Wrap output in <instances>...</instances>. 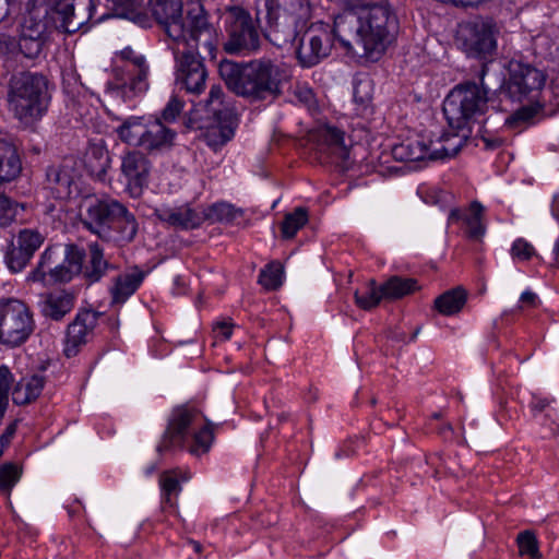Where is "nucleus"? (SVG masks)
Instances as JSON below:
<instances>
[{
  "label": "nucleus",
  "instance_id": "obj_1",
  "mask_svg": "<svg viewBox=\"0 0 559 559\" xmlns=\"http://www.w3.org/2000/svg\"><path fill=\"white\" fill-rule=\"evenodd\" d=\"M399 21L386 1L344 10L334 19L333 34L353 55L378 60L394 41Z\"/></svg>",
  "mask_w": 559,
  "mask_h": 559
},
{
  "label": "nucleus",
  "instance_id": "obj_2",
  "mask_svg": "<svg viewBox=\"0 0 559 559\" xmlns=\"http://www.w3.org/2000/svg\"><path fill=\"white\" fill-rule=\"evenodd\" d=\"M182 43H173L175 82L189 94L200 95L206 87L207 69L200 57L203 47L210 53L215 49V29L201 11L189 17V36Z\"/></svg>",
  "mask_w": 559,
  "mask_h": 559
},
{
  "label": "nucleus",
  "instance_id": "obj_3",
  "mask_svg": "<svg viewBox=\"0 0 559 559\" xmlns=\"http://www.w3.org/2000/svg\"><path fill=\"white\" fill-rule=\"evenodd\" d=\"M219 74L231 92L252 102L278 97L286 78L283 67L265 57L240 63L224 60Z\"/></svg>",
  "mask_w": 559,
  "mask_h": 559
},
{
  "label": "nucleus",
  "instance_id": "obj_4",
  "mask_svg": "<svg viewBox=\"0 0 559 559\" xmlns=\"http://www.w3.org/2000/svg\"><path fill=\"white\" fill-rule=\"evenodd\" d=\"M223 49L237 57L259 53L263 46L260 20L242 5H228L223 13Z\"/></svg>",
  "mask_w": 559,
  "mask_h": 559
},
{
  "label": "nucleus",
  "instance_id": "obj_5",
  "mask_svg": "<svg viewBox=\"0 0 559 559\" xmlns=\"http://www.w3.org/2000/svg\"><path fill=\"white\" fill-rule=\"evenodd\" d=\"M487 76L488 68L484 64L479 73V85L468 82L456 86L447 96L443 112L452 128L463 129L471 120L485 114L488 94L493 91Z\"/></svg>",
  "mask_w": 559,
  "mask_h": 559
},
{
  "label": "nucleus",
  "instance_id": "obj_6",
  "mask_svg": "<svg viewBox=\"0 0 559 559\" xmlns=\"http://www.w3.org/2000/svg\"><path fill=\"white\" fill-rule=\"evenodd\" d=\"M198 420L199 414L194 409L187 407L175 409L157 451L163 452L180 447L197 456L206 453L214 439L213 430L209 425L197 430Z\"/></svg>",
  "mask_w": 559,
  "mask_h": 559
},
{
  "label": "nucleus",
  "instance_id": "obj_7",
  "mask_svg": "<svg viewBox=\"0 0 559 559\" xmlns=\"http://www.w3.org/2000/svg\"><path fill=\"white\" fill-rule=\"evenodd\" d=\"M116 132L123 143L140 147L148 154H158L169 150L176 139V132L159 118L144 116L126 118Z\"/></svg>",
  "mask_w": 559,
  "mask_h": 559
},
{
  "label": "nucleus",
  "instance_id": "obj_8",
  "mask_svg": "<svg viewBox=\"0 0 559 559\" xmlns=\"http://www.w3.org/2000/svg\"><path fill=\"white\" fill-rule=\"evenodd\" d=\"M9 103L20 120H35L47 110V80L44 75L22 72L10 81Z\"/></svg>",
  "mask_w": 559,
  "mask_h": 559
},
{
  "label": "nucleus",
  "instance_id": "obj_9",
  "mask_svg": "<svg viewBox=\"0 0 559 559\" xmlns=\"http://www.w3.org/2000/svg\"><path fill=\"white\" fill-rule=\"evenodd\" d=\"M35 323L28 307L17 299L0 300V343L16 347L34 332Z\"/></svg>",
  "mask_w": 559,
  "mask_h": 559
},
{
  "label": "nucleus",
  "instance_id": "obj_10",
  "mask_svg": "<svg viewBox=\"0 0 559 559\" xmlns=\"http://www.w3.org/2000/svg\"><path fill=\"white\" fill-rule=\"evenodd\" d=\"M142 4V2L140 3ZM140 11L144 12L150 20L153 19L164 28L167 36L173 43H182L189 36V17L191 14H198L200 11L204 13L203 8L199 5L197 9L188 11L186 20L182 17V1L181 0H148L147 11L150 14L138 7ZM152 26V23L148 27ZM147 28V26L145 27Z\"/></svg>",
  "mask_w": 559,
  "mask_h": 559
},
{
  "label": "nucleus",
  "instance_id": "obj_11",
  "mask_svg": "<svg viewBox=\"0 0 559 559\" xmlns=\"http://www.w3.org/2000/svg\"><path fill=\"white\" fill-rule=\"evenodd\" d=\"M496 34L492 21L475 19L459 24L455 43L468 57L486 59L497 49Z\"/></svg>",
  "mask_w": 559,
  "mask_h": 559
},
{
  "label": "nucleus",
  "instance_id": "obj_12",
  "mask_svg": "<svg viewBox=\"0 0 559 559\" xmlns=\"http://www.w3.org/2000/svg\"><path fill=\"white\" fill-rule=\"evenodd\" d=\"M223 97L222 87L212 85L209 97L203 103L207 117L216 122L204 133V141L214 151L225 145L234 136V111L224 103Z\"/></svg>",
  "mask_w": 559,
  "mask_h": 559
},
{
  "label": "nucleus",
  "instance_id": "obj_13",
  "mask_svg": "<svg viewBox=\"0 0 559 559\" xmlns=\"http://www.w3.org/2000/svg\"><path fill=\"white\" fill-rule=\"evenodd\" d=\"M122 63L114 69V80L106 84V94L122 102H129L144 94L148 88L150 67L146 59Z\"/></svg>",
  "mask_w": 559,
  "mask_h": 559
},
{
  "label": "nucleus",
  "instance_id": "obj_14",
  "mask_svg": "<svg viewBox=\"0 0 559 559\" xmlns=\"http://www.w3.org/2000/svg\"><path fill=\"white\" fill-rule=\"evenodd\" d=\"M95 12V0H52L50 5L56 27L69 34L87 32Z\"/></svg>",
  "mask_w": 559,
  "mask_h": 559
},
{
  "label": "nucleus",
  "instance_id": "obj_15",
  "mask_svg": "<svg viewBox=\"0 0 559 559\" xmlns=\"http://www.w3.org/2000/svg\"><path fill=\"white\" fill-rule=\"evenodd\" d=\"M45 189L56 200L67 201L81 193V174L76 162L67 158L46 169Z\"/></svg>",
  "mask_w": 559,
  "mask_h": 559
},
{
  "label": "nucleus",
  "instance_id": "obj_16",
  "mask_svg": "<svg viewBox=\"0 0 559 559\" xmlns=\"http://www.w3.org/2000/svg\"><path fill=\"white\" fill-rule=\"evenodd\" d=\"M332 34L329 26L316 23L307 26L296 47V56L301 67L311 68L330 55Z\"/></svg>",
  "mask_w": 559,
  "mask_h": 559
},
{
  "label": "nucleus",
  "instance_id": "obj_17",
  "mask_svg": "<svg viewBox=\"0 0 559 559\" xmlns=\"http://www.w3.org/2000/svg\"><path fill=\"white\" fill-rule=\"evenodd\" d=\"M508 70L509 78L500 87L513 100L522 102L545 84V74L531 64L511 60Z\"/></svg>",
  "mask_w": 559,
  "mask_h": 559
},
{
  "label": "nucleus",
  "instance_id": "obj_18",
  "mask_svg": "<svg viewBox=\"0 0 559 559\" xmlns=\"http://www.w3.org/2000/svg\"><path fill=\"white\" fill-rule=\"evenodd\" d=\"M122 203L114 199H92L85 202V213L82 223L90 231L99 238L110 237L109 227L112 218L120 211Z\"/></svg>",
  "mask_w": 559,
  "mask_h": 559
},
{
  "label": "nucleus",
  "instance_id": "obj_19",
  "mask_svg": "<svg viewBox=\"0 0 559 559\" xmlns=\"http://www.w3.org/2000/svg\"><path fill=\"white\" fill-rule=\"evenodd\" d=\"M121 173L132 195H139L148 183L151 163L141 151H129L121 159Z\"/></svg>",
  "mask_w": 559,
  "mask_h": 559
},
{
  "label": "nucleus",
  "instance_id": "obj_20",
  "mask_svg": "<svg viewBox=\"0 0 559 559\" xmlns=\"http://www.w3.org/2000/svg\"><path fill=\"white\" fill-rule=\"evenodd\" d=\"M318 151L344 168L348 167L350 147L345 142V133L341 129L325 126L319 131Z\"/></svg>",
  "mask_w": 559,
  "mask_h": 559
},
{
  "label": "nucleus",
  "instance_id": "obj_21",
  "mask_svg": "<svg viewBox=\"0 0 559 559\" xmlns=\"http://www.w3.org/2000/svg\"><path fill=\"white\" fill-rule=\"evenodd\" d=\"M98 321V313L85 310L76 314L74 320L68 325L63 353L67 357H73L78 354L80 347L86 344L90 334L95 329Z\"/></svg>",
  "mask_w": 559,
  "mask_h": 559
},
{
  "label": "nucleus",
  "instance_id": "obj_22",
  "mask_svg": "<svg viewBox=\"0 0 559 559\" xmlns=\"http://www.w3.org/2000/svg\"><path fill=\"white\" fill-rule=\"evenodd\" d=\"M86 252L76 245H67L64 248L63 260L55 265L46 285L56 283H68L83 270V262Z\"/></svg>",
  "mask_w": 559,
  "mask_h": 559
},
{
  "label": "nucleus",
  "instance_id": "obj_23",
  "mask_svg": "<svg viewBox=\"0 0 559 559\" xmlns=\"http://www.w3.org/2000/svg\"><path fill=\"white\" fill-rule=\"evenodd\" d=\"M155 214L159 221L182 229L197 228L204 221L203 213L198 212L188 204L176 207L164 206L157 209Z\"/></svg>",
  "mask_w": 559,
  "mask_h": 559
},
{
  "label": "nucleus",
  "instance_id": "obj_24",
  "mask_svg": "<svg viewBox=\"0 0 559 559\" xmlns=\"http://www.w3.org/2000/svg\"><path fill=\"white\" fill-rule=\"evenodd\" d=\"M139 230V224L133 213L123 204L120 206L117 215L111 221L109 227L110 237H104V240L115 241L119 245H127L134 240Z\"/></svg>",
  "mask_w": 559,
  "mask_h": 559
},
{
  "label": "nucleus",
  "instance_id": "obj_25",
  "mask_svg": "<svg viewBox=\"0 0 559 559\" xmlns=\"http://www.w3.org/2000/svg\"><path fill=\"white\" fill-rule=\"evenodd\" d=\"M431 155L430 140L423 135L408 138L392 147V156L400 162L432 160Z\"/></svg>",
  "mask_w": 559,
  "mask_h": 559
},
{
  "label": "nucleus",
  "instance_id": "obj_26",
  "mask_svg": "<svg viewBox=\"0 0 559 559\" xmlns=\"http://www.w3.org/2000/svg\"><path fill=\"white\" fill-rule=\"evenodd\" d=\"M145 273L139 267H134L131 272L117 275L109 288L112 306L123 305L140 287Z\"/></svg>",
  "mask_w": 559,
  "mask_h": 559
},
{
  "label": "nucleus",
  "instance_id": "obj_27",
  "mask_svg": "<svg viewBox=\"0 0 559 559\" xmlns=\"http://www.w3.org/2000/svg\"><path fill=\"white\" fill-rule=\"evenodd\" d=\"M307 26L299 24L287 14L277 12L271 27V41L277 47H285L295 44Z\"/></svg>",
  "mask_w": 559,
  "mask_h": 559
},
{
  "label": "nucleus",
  "instance_id": "obj_28",
  "mask_svg": "<svg viewBox=\"0 0 559 559\" xmlns=\"http://www.w3.org/2000/svg\"><path fill=\"white\" fill-rule=\"evenodd\" d=\"M84 166L92 177L99 181L106 179L110 167V156L105 142H91L84 155Z\"/></svg>",
  "mask_w": 559,
  "mask_h": 559
},
{
  "label": "nucleus",
  "instance_id": "obj_29",
  "mask_svg": "<svg viewBox=\"0 0 559 559\" xmlns=\"http://www.w3.org/2000/svg\"><path fill=\"white\" fill-rule=\"evenodd\" d=\"M87 261L83 263L82 276L88 283L98 282L109 269L114 266L107 261L104 249L97 242L88 245Z\"/></svg>",
  "mask_w": 559,
  "mask_h": 559
},
{
  "label": "nucleus",
  "instance_id": "obj_30",
  "mask_svg": "<svg viewBox=\"0 0 559 559\" xmlns=\"http://www.w3.org/2000/svg\"><path fill=\"white\" fill-rule=\"evenodd\" d=\"M22 171V162L17 148L11 142L0 138V183L10 182Z\"/></svg>",
  "mask_w": 559,
  "mask_h": 559
},
{
  "label": "nucleus",
  "instance_id": "obj_31",
  "mask_svg": "<svg viewBox=\"0 0 559 559\" xmlns=\"http://www.w3.org/2000/svg\"><path fill=\"white\" fill-rule=\"evenodd\" d=\"M73 308V297L64 292L48 294L41 302L45 317L59 321Z\"/></svg>",
  "mask_w": 559,
  "mask_h": 559
},
{
  "label": "nucleus",
  "instance_id": "obj_32",
  "mask_svg": "<svg viewBox=\"0 0 559 559\" xmlns=\"http://www.w3.org/2000/svg\"><path fill=\"white\" fill-rule=\"evenodd\" d=\"M432 147V160L445 159L455 156L463 145L465 138L456 133H443L438 140H430Z\"/></svg>",
  "mask_w": 559,
  "mask_h": 559
},
{
  "label": "nucleus",
  "instance_id": "obj_33",
  "mask_svg": "<svg viewBox=\"0 0 559 559\" xmlns=\"http://www.w3.org/2000/svg\"><path fill=\"white\" fill-rule=\"evenodd\" d=\"M384 300H395L403 298L419 289V285L415 278L391 276L381 284Z\"/></svg>",
  "mask_w": 559,
  "mask_h": 559
},
{
  "label": "nucleus",
  "instance_id": "obj_34",
  "mask_svg": "<svg viewBox=\"0 0 559 559\" xmlns=\"http://www.w3.org/2000/svg\"><path fill=\"white\" fill-rule=\"evenodd\" d=\"M44 384V377L38 374L23 379L14 388L13 402L19 405L31 403L40 395Z\"/></svg>",
  "mask_w": 559,
  "mask_h": 559
},
{
  "label": "nucleus",
  "instance_id": "obj_35",
  "mask_svg": "<svg viewBox=\"0 0 559 559\" xmlns=\"http://www.w3.org/2000/svg\"><path fill=\"white\" fill-rule=\"evenodd\" d=\"M466 298V290L462 287H455L436 298L435 307L441 314L452 316L462 310Z\"/></svg>",
  "mask_w": 559,
  "mask_h": 559
},
{
  "label": "nucleus",
  "instance_id": "obj_36",
  "mask_svg": "<svg viewBox=\"0 0 559 559\" xmlns=\"http://www.w3.org/2000/svg\"><path fill=\"white\" fill-rule=\"evenodd\" d=\"M112 4V10L117 16L132 21L140 27H146L151 24L150 17L139 10L143 0H107Z\"/></svg>",
  "mask_w": 559,
  "mask_h": 559
},
{
  "label": "nucleus",
  "instance_id": "obj_37",
  "mask_svg": "<svg viewBox=\"0 0 559 559\" xmlns=\"http://www.w3.org/2000/svg\"><path fill=\"white\" fill-rule=\"evenodd\" d=\"M356 305L362 310H371L376 308L381 300H384L381 285L376 280H369L366 286L357 289L354 294Z\"/></svg>",
  "mask_w": 559,
  "mask_h": 559
},
{
  "label": "nucleus",
  "instance_id": "obj_38",
  "mask_svg": "<svg viewBox=\"0 0 559 559\" xmlns=\"http://www.w3.org/2000/svg\"><path fill=\"white\" fill-rule=\"evenodd\" d=\"M60 254H58V248L48 247L43 254L40 255V260L37 264V267L31 273L29 280L33 282H40L43 284H47V278L50 276L55 269V265L58 263Z\"/></svg>",
  "mask_w": 559,
  "mask_h": 559
},
{
  "label": "nucleus",
  "instance_id": "obj_39",
  "mask_svg": "<svg viewBox=\"0 0 559 559\" xmlns=\"http://www.w3.org/2000/svg\"><path fill=\"white\" fill-rule=\"evenodd\" d=\"M484 212L485 207L478 201H473L468 214L463 217L466 224V234L472 239H478L485 234Z\"/></svg>",
  "mask_w": 559,
  "mask_h": 559
},
{
  "label": "nucleus",
  "instance_id": "obj_40",
  "mask_svg": "<svg viewBox=\"0 0 559 559\" xmlns=\"http://www.w3.org/2000/svg\"><path fill=\"white\" fill-rule=\"evenodd\" d=\"M278 12L289 15V17L305 26H308L311 19V7L309 0H282V5L280 7Z\"/></svg>",
  "mask_w": 559,
  "mask_h": 559
},
{
  "label": "nucleus",
  "instance_id": "obj_41",
  "mask_svg": "<svg viewBox=\"0 0 559 559\" xmlns=\"http://www.w3.org/2000/svg\"><path fill=\"white\" fill-rule=\"evenodd\" d=\"M308 222V213L304 207H297L294 212L285 215L281 226L282 236L285 239L294 238L295 235Z\"/></svg>",
  "mask_w": 559,
  "mask_h": 559
},
{
  "label": "nucleus",
  "instance_id": "obj_42",
  "mask_svg": "<svg viewBox=\"0 0 559 559\" xmlns=\"http://www.w3.org/2000/svg\"><path fill=\"white\" fill-rule=\"evenodd\" d=\"M259 284L266 290H275L283 283V267L277 262H272L261 270Z\"/></svg>",
  "mask_w": 559,
  "mask_h": 559
},
{
  "label": "nucleus",
  "instance_id": "obj_43",
  "mask_svg": "<svg viewBox=\"0 0 559 559\" xmlns=\"http://www.w3.org/2000/svg\"><path fill=\"white\" fill-rule=\"evenodd\" d=\"M44 240L45 237L39 231L35 229H23L17 235L16 246L29 257H33L35 251L43 245Z\"/></svg>",
  "mask_w": 559,
  "mask_h": 559
},
{
  "label": "nucleus",
  "instance_id": "obj_44",
  "mask_svg": "<svg viewBox=\"0 0 559 559\" xmlns=\"http://www.w3.org/2000/svg\"><path fill=\"white\" fill-rule=\"evenodd\" d=\"M159 485L163 495V509L165 506L174 507L173 496H178L181 491L179 480L173 475L171 472H166L160 475Z\"/></svg>",
  "mask_w": 559,
  "mask_h": 559
},
{
  "label": "nucleus",
  "instance_id": "obj_45",
  "mask_svg": "<svg viewBox=\"0 0 559 559\" xmlns=\"http://www.w3.org/2000/svg\"><path fill=\"white\" fill-rule=\"evenodd\" d=\"M519 554L521 557L528 559H542V554L538 549V543L534 533L524 531L518 535L516 538Z\"/></svg>",
  "mask_w": 559,
  "mask_h": 559
},
{
  "label": "nucleus",
  "instance_id": "obj_46",
  "mask_svg": "<svg viewBox=\"0 0 559 559\" xmlns=\"http://www.w3.org/2000/svg\"><path fill=\"white\" fill-rule=\"evenodd\" d=\"M292 102L297 103L309 110L317 108L316 95L306 83L297 82L290 87Z\"/></svg>",
  "mask_w": 559,
  "mask_h": 559
},
{
  "label": "nucleus",
  "instance_id": "obj_47",
  "mask_svg": "<svg viewBox=\"0 0 559 559\" xmlns=\"http://www.w3.org/2000/svg\"><path fill=\"white\" fill-rule=\"evenodd\" d=\"M238 211L228 203H216L207 209L203 213L204 219H211L213 222H230L237 217Z\"/></svg>",
  "mask_w": 559,
  "mask_h": 559
},
{
  "label": "nucleus",
  "instance_id": "obj_48",
  "mask_svg": "<svg viewBox=\"0 0 559 559\" xmlns=\"http://www.w3.org/2000/svg\"><path fill=\"white\" fill-rule=\"evenodd\" d=\"M22 469L14 463H4L0 466V489L10 493L20 480Z\"/></svg>",
  "mask_w": 559,
  "mask_h": 559
},
{
  "label": "nucleus",
  "instance_id": "obj_49",
  "mask_svg": "<svg viewBox=\"0 0 559 559\" xmlns=\"http://www.w3.org/2000/svg\"><path fill=\"white\" fill-rule=\"evenodd\" d=\"M31 259L32 257H29L19 246H12L5 254L7 265L14 273L21 272Z\"/></svg>",
  "mask_w": 559,
  "mask_h": 559
},
{
  "label": "nucleus",
  "instance_id": "obj_50",
  "mask_svg": "<svg viewBox=\"0 0 559 559\" xmlns=\"http://www.w3.org/2000/svg\"><path fill=\"white\" fill-rule=\"evenodd\" d=\"M510 254L515 261H528L536 254L535 248L532 243L523 238H518L513 241L510 249Z\"/></svg>",
  "mask_w": 559,
  "mask_h": 559
},
{
  "label": "nucleus",
  "instance_id": "obj_51",
  "mask_svg": "<svg viewBox=\"0 0 559 559\" xmlns=\"http://www.w3.org/2000/svg\"><path fill=\"white\" fill-rule=\"evenodd\" d=\"M20 50L29 59L38 57L43 50V40L23 36L19 43Z\"/></svg>",
  "mask_w": 559,
  "mask_h": 559
},
{
  "label": "nucleus",
  "instance_id": "obj_52",
  "mask_svg": "<svg viewBox=\"0 0 559 559\" xmlns=\"http://www.w3.org/2000/svg\"><path fill=\"white\" fill-rule=\"evenodd\" d=\"M16 209L13 201L0 192V226H8L14 219Z\"/></svg>",
  "mask_w": 559,
  "mask_h": 559
},
{
  "label": "nucleus",
  "instance_id": "obj_53",
  "mask_svg": "<svg viewBox=\"0 0 559 559\" xmlns=\"http://www.w3.org/2000/svg\"><path fill=\"white\" fill-rule=\"evenodd\" d=\"M183 109V102L173 96L163 109L160 120L163 122H174Z\"/></svg>",
  "mask_w": 559,
  "mask_h": 559
},
{
  "label": "nucleus",
  "instance_id": "obj_54",
  "mask_svg": "<svg viewBox=\"0 0 559 559\" xmlns=\"http://www.w3.org/2000/svg\"><path fill=\"white\" fill-rule=\"evenodd\" d=\"M369 87L367 82H359L354 87V100L362 107H367L371 100Z\"/></svg>",
  "mask_w": 559,
  "mask_h": 559
},
{
  "label": "nucleus",
  "instance_id": "obj_55",
  "mask_svg": "<svg viewBox=\"0 0 559 559\" xmlns=\"http://www.w3.org/2000/svg\"><path fill=\"white\" fill-rule=\"evenodd\" d=\"M11 372L7 366H0V396L9 399Z\"/></svg>",
  "mask_w": 559,
  "mask_h": 559
},
{
  "label": "nucleus",
  "instance_id": "obj_56",
  "mask_svg": "<svg viewBox=\"0 0 559 559\" xmlns=\"http://www.w3.org/2000/svg\"><path fill=\"white\" fill-rule=\"evenodd\" d=\"M17 420L11 423L0 436V457L3 454L4 449L10 444L13 436L16 432Z\"/></svg>",
  "mask_w": 559,
  "mask_h": 559
},
{
  "label": "nucleus",
  "instance_id": "obj_57",
  "mask_svg": "<svg viewBox=\"0 0 559 559\" xmlns=\"http://www.w3.org/2000/svg\"><path fill=\"white\" fill-rule=\"evenodd\" d=\"M119 57L123 63H132L136 60V62H140L139 59H145V57L141 53H138L134 51L131 47H126L119 52Z\"/></svg>",
  "mask_w": 559,
  "mask_h": 559
},
{
  "label": "nucleus",
  "instance_id": "obj_58",
  "mask_svg": "<svg viewBox=\"0 0 559 559\" xmlns=\"http://www.w3.org/2000/svg\"><path fill=\"white\" fill-rule=\"evenodd\" d=\"M520 302L524 307L535 308L538 305V297L534 292L527 289L521 294Z\"/></svg>",
  "mask_w": 559,
  "mask_h": 559
},
{
  "label": "nucleus",
  "instance_id": "obj_59",
  "mask_svg": "<svg viewBox=\"0 0 559 559\" xmlns=\"http://www.w3.org/2000/svg\"><path fill=\"white\" fill-rule=\"evenodd\" d=\"M215 332L223 341H227L233 333V324L227 322L217 323Z\"/></svg>",
  "mask_w": 559,
  "mask_h": 559
},
{
  "label": "nucleus",
  "instance_id": "obj_60",
  "mask_svg": "<svg viewBox=\"0 0 559 559\" xmlns=\"http://www.w3.org/2000/svg\"><path fill=\"white\" fill-rule=\"evenodd\" d=\"M546 426L551 430L554 435H559V417L556 414H546Z\"/></svg>",
  "mask_w": 559,
  "mask_h": 559
},
{
  "label": "nucleus",
  "instance_id": "obj_61",
  "mask_svg": "<svg viewBox=\"0 0 559 559\" xmlns=\"http://www.w3.org/2000/svg\"><path fill=\"white\" fill-rule=\"evenodd\" d=\"M548 401L539 397H534L532 401V409L534 412H543L548 406Z\"/></svg>",
  "mask_w": 559,
  "mask_h": 559
},
{
  "label": "nucleus",
  "instance_id": "obj_62",
  "mask_svg": "<svg viewBox=\"0 0 559 559\" xmlns=\"http://www.w3.org/2000/svg\"><path fill=\"white\" fill-rule=\"evenodd\" d=\"M483 141L485 143V147L488 150H495V148L499 147L502 143L501 139H499V138L483 136Z\"/></svg>",
  "mask_w": 559,
  "mask_h": 559
},
{
  "label": "nucleus",
  "instance_id": "obj_63",
  "mask_svg": "<svg viewBox=\"0 0 559 559\" xmlns=\"http://www.w3.org/2000/svg\"><path fill=\"white\" fill-rule=\"evenodd\" d=\"M551 266L559 267V237H558V240L555 242V246L552 249Z\"/></svg>",
  "mask_w": 559,
  "mask_h": 559
},
{
  "label": "nucleus",
  "instance_id": "obj_64",
  "mask_svg": "<svg viewBox=\"0 0 559 559\" xmlns=\"http://www.w3.org/2000/svg\"><path fill=\"white\" fill-rule=\"evenodd\" d=\"M464 216H462L461 214V211L457 210V209H453L451 210L450 212V215H449V222L450 223H455L457 221H460L461 218H463Z\"/></svg>",
  "mask_w": 559,
  "mask_h": 559
}]
</instances>
